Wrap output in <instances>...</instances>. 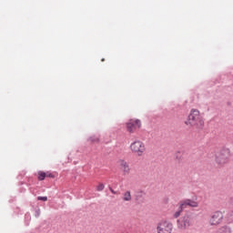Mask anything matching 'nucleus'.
Segmentation results:
<instances>
[{
    "instance_id": "nucleus-1",
    "label": "nucleus",
    "mask_w": 233,
    "mask_h": 233,
    "mask_svg": "<svg viewBox=\"0 0 233 233\" xmlns=\"http://www.w3.org/2000/svg\"><path fill=\"white\" fill-rule=\"evenodd\" d=\"M185 125L194 128V130H203L205 119H203V116H201L199 110L191 109Z\"/></svg>"
},
{
    "instance_id": "nucleus-2",
    "label": "nucleus",
    "mask_w": 233,
    "mask_h": 233,
    "mask_svg": "<svg viewBox=\"0 0 233 233\" xmlns=\"http://www.w3.org/2000/svg\"><path fill=\"white\" fill-rule=\"evenodd\" d=\"M232 157V151L228 147H222L215 155V163L220 168L230 163V157Z\"/></svg>"
},
{
    "instance_id": "nucleus-3",
    "label": "nucleus",
    "mask_w": 233,
    "mask_h": 233,
    "mask_svg": "<svg viewBox=\"0 0 233 233\" xmlns=\"http://www.w3.org/2000/svg\"><path fill=\"white\" fill-rule=\"evenodd\" d=\"M193 225L194 218H192V215L186 214L177 220V228H178V230H187V228Z\"/></svg>"
},
{
    "instance_id": "nucleus-4",
    "label": "nucleus",
    "mask_w": 233,
    "mask_h": 233,
    "mask_svg": "<svg viewBox=\"0 0 233 233\" xmlns=\"http://www.w3.org/2000/svg\"><path fill=\"white\" fill-rule=\"evenodd\" d=\"M129 148L132 154H135V156H138L139 157H141V156H145V152H147V146H145L141 140L132 142Z\"/></svg>"
},
{
    "instance_id": "nucleus-5",
    "label": "nucleus",
    "mask_w": 233,
    "mask_h": 233,
    "mask_svg": "<svg viewBox=\"0 0 233 233\" xmlns=\"http://www.w3.org/2000/svg\"><path fill=\"white\" fill-rule=\"evenodd\" d=\"M174 224L168 220H161L157 225V233H172Z\"/></svg>"
},
{
    "instance_id": "nucleus-6",
    "label": "nucleus",
    "mask_w": 233,
    "mask_h": 233,
    "mask_svg": "<svg viewBox=\"0 0 233 233\" xmlns=\"http://www.w3.org/2000/svg\"><path fill=\"white\" fill-rule=\"evenodd\" d=\"M138 128H141V120L139 119H131L127 124V131L129 134H134Z\"/></svg>"
},
{
    "instance_id": "nucleus-7",
    "label": "nucleus",
    "mask_w": 233,
    "mask_h": 233,
    "mask_svg": "<svg viewBox=\"0 0 233 233\" xmlns=\"http://www.w3.org/2000/svg\"><path fill=\"white\" fill-rule=\"evenodd\" d=\"M222 222H223V212L215 211L209 220L210 225L218 227V225H221Z\"/></svg>"
},
{
    "instance_id": "nucleus-8",
    "label": "nucleus",
    "mask_w": 233,
    "mask_h": 233,
    "mask_svg": "<svg viewBox=\"0 0 233 233\" xmlns=\"http://www.w3.org/2000/svg\"><path fill=\"white\" fill-rule=\"evenodd\" d=\"M117 163L123 176H128L130 174V166L128 165V162L120 159Z\"/></svg>"
},
{
    "instance_id": "nucleus-9",
    "label": "nucleus",
    "mask_w": 233,
    "mask_h": 233,
    "mask_svg": "<svg viewBox=\"0 0 233 233\" xmlns=\"http://www.w3.org/2000/svg\"><path fill=\"white\" fill-rule=\"evenodd\" d=\"M187 207H191L192 208H198L199 203L192 199H186L180 202V208L185 209Z\"/></svg>"
},
{
    "instance_id": "nucleus-10",
    "label": "nucleus",
    "mask_w": 233,
    "mask_h": 233,
    "mask_svg": "<svg viewBox=\"0 0 233 233\" xmlns=\"http://www.w3.org/2000/svg\"><path fill=\"white\" fill-rule=\"evenodd\" d=\"M122 200L125 203H130V201H132V192H130V190L125 191L122 194Z\"/></svg>"
},
{
    "instance_id": "nucleus-11",
    "label": "nucleus",
    "mask_w": 233,
    "mask_h": 233,
    "mask_svg": "<svg viewBox=\"0 0 233 233\" xmlns=\"http://www.w3.org/2000/svg\"><path fill=\"white\" fill-rule=\"evenodd\" d=\"M217 233H232V228L229 226H222L218 230Z\"/></svg>"
},
{
    "instance_id": "nucleus-12",
    "label": "nucleus",
    "mask_w": 233,
    "mask_h": 233,
    "mask_svg": "<svg viewBox=\"0 0 233 233\" xmlns=\"http://www.w3.org/2000/svg\"><path fill=\"white\" fill-rule=\"evenodd\" d=\"M45 177H46V173L43 171L38 172V179L39 181H45Z\"/></svg>"
},
{
    "instance_id": "nucleus-13",
    "label": "nucleus",
    "mask_w": 233,
    "mask_h": 233,
    "mask_svg": "<svg viewBox=\"0 0 233 233\" xmlns=\"http://www.w3.org/2000/svg\"><path fill=\"white\" fill-rule=\"evenodd\" d=\"M184 209H181V204H179V208L177 212H175V214L173 215V217L175 218H177L181 216V212H183Z\"/></svg>"
},
{
    "instance_id": "nucleus-14",
    "label": "nucleus",
    "mask_w": 233,
    "mask_h": 233,
    "mask_svg": "<svg viewBox=\"0 0 233 233\" xmlns=\"http://www.w3.org/2000/svg\"><path fill=\"white\" fill-rule=\"evenodd\" d=\"M96 190L98 192H102V190H105V185L103 183L98 184V186L96 187Z\"/></svg>"
},
{
    "instance_id": "nucleus-15",
    "label": "nucleus",
    "mask_w": 233,
    "mask_h": 233,
    "mask_svg": "<svg viewBox=\"0 0 233 233\" xmlns=\"http://www.w3.org/2000/svg\"><path fill=\"white\" fill-rule=\"evenodd\" d=\"M38 201H48V198L46 197H37Z\"/></svg>"
},
{
    "instance_id": "nucleus-16",
    "label": "nucleus",
    "mask_w": 233,
    "mask_h": 233,
    "mask_svg": "<svg viewBox=\"0 0 233 233\" xmlns=\"http://www.w3.org/2000/svg\"><path fill=\"white\" fill-rule=\"evenodd\" d=\"M46 177H54V175L50 172L46 173Z\"/></svg>"
},
{
    "instance_id": "nucleus-17",
    "label": "nucleus",
    "mask_w": 233,
    "mask_h": 233,
    "mask_svg": "<svg viewBox=\"0 0 233 233\" xmlns=\"http://www.w3.org/2000/svg\"><path fill=\"white\" fill-rule=\"evenodd\" d=\"M109 190L112 194H117V191L114 190L112 187H110Z\"/></svg>"
},
{
    "instance_id": "nucleus-18",
    "label": "nucleus",
    "mask_w": 233,
    "mask_h": 233,
    "mask_svg": "<svg viewBox=\"0 0 233 233\" xmlns=\"http://www.w3.org/2000/svg\"><path fill=\"white\" fill-rule=\"evenodd\" d=\"M101 61H102V62L105 61V58H102Z\"/></svg>"
}]
</instances>
